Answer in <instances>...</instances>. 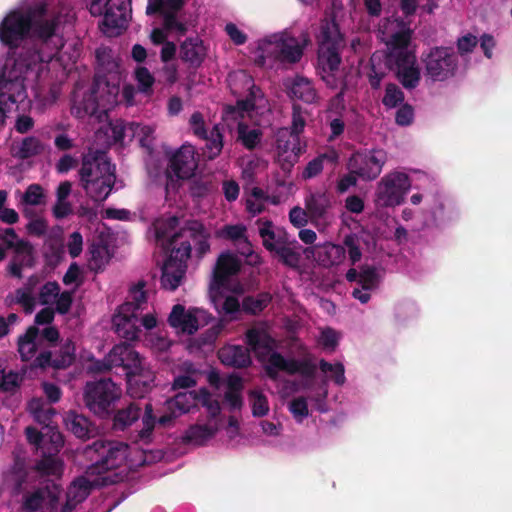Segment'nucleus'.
<instances>
[{
  "mask_svg": "<svg viewBox=\"0 0 512 512\" xmlns=\"http://www.w3.org/2000/svg\"><path fill=\"white\" fill-rule=\"evenodd\" d=\"M27 36L35 38L40 45V51L32 52L27 50L17 55L7 57L5 63L9 59L27 57L28 63L41 67L40 78L45 71L46 64L52 60V57L59 46L65 48L58 57L52 62L53 68L62 66L63 74L67 75L71 72L76 60L79 57V49L75 44L65 47L62 38L55 32V25L50 23L44 7L40 6L35 9H27L20 7L10 11L0 22V41L10 47L18 46Z\"/></svg>",
  "mask_w": 512,
  "mask_h": 512,
  "instance_id": "obj_1",
  "label": "nucleus"
},
{
  "mask_svg": "<svg viewBox=\"0 0 512 512\" xmlns=\"http://www.w3.org/2000/svg\"><path fill=\"white\" fill-rule=\"evenodd\" d=\"M178 220L169 216L160 218L153 224L156 241L164 248L171 249L162 266L161 284L167 290L177 289L183 282L191 247L199 255L209 250V233L198 221H190L176 231Z\"/></svg>",
  "mask_w": 512,
  "mask_h": 512,
  "instance_id": "obj_2",
  "label": "nucleus"
},
{
  "mask_svg": "<svg viewBox=\"0 0 512 512\" xmlns=\"http://www.w3.org/2000/svg\"><path fill=\"white\" fill-rule=\"evenodd\" d=\"M85 456L94 463L89 468H96L97 476H110L113 481L123 480L128 472L144 464L162 458V452L139 450L118 441H96L84 450Z\"/></svg>",
  "mask_w": 512,
  "mask_h": 512,
  "instance_id": "obj_3",
  "label": "nucleus"
},
{
  "mask_svg": "<svg viewBox=\"0 0 512 512\" xmlns=\"http://www.w3.org/2000/svg\"><path fill=\"white\" fill-rule=\"evenodd\" d=\"M246 343L262 363L266 375L274 381H277L282 374L299 373L304 377L314 375L315 365L311 359L285 358L275 351V340L269 335L264 324H258L247 331Z\"/></svg>",
  "mask_w": 512,
  "mask_h": 512,
  "instance_id": "obj_4",
  "label": "nucleus"
},
{
  "mask_svg": "<svg viewBox=\"0 0 512 512\" xmlns=\"http://www.w3.org/2000/svg\"><path fill=\"white\" fill-rule=\"evenodd\" d=\"M29 410L35 420L42 425L41 431L33 427L26 428L28 442L37 450H41L43 459L37 464V471L47 476H59L63 472V463L53 454L63 446V437L56 427L50 424L55 410L46 406L41 399H33Z\"/></svg>",
  "mask_w": 512,
  "mask_h": 512,
  "instance_id": "obj_5",
  "label": "nucleus"
},
{
  "mask_svg": "<svg viewBox=\"0 0 512 512\" xmlns=\"http://www.w3.org/2000/svg\"><path fill=\"white\" fill-rule=\"evenodd\" d=\"M380 33L389 50L388 64L395 69L404 87L414 88L420 80V72L410 46L412 31L409 25L398 19H388L380 26Z\"/></svg>",
  "mask_w": 512,
  "mask_h": 512,
  "instance_id": "obj_6",
  "label": "nucleus"
},
{
  "mask_svg": "<svg viewBox=\"0 0 512 512\" xmlns=\"http://www.w3.org/2000/svg\"><path fill=\"white\" fill-rule=\"evenodd\" d=\"M121 75L118 71L108 75H98L94 84L78 86L73 94L71 112L78 118H95L103 121L109 110L114 108L119 100Z\"/></svg>",
  "mask_w": 512,
  "mask_h": 512,
  "instance_id": "obj_7",
  "label": "nucleus"
},
{
  "mask_svg": "<svg viewBox=\"0 0 512 512\" xmlns=\"http://www.w3.org/2000/svg\"><path fill=\"white\" fill-rule=\"evenodd\" d=\"M27 57L9 59L0 70V124L6 113L27 105V88L40 79L41 67L28 63Z\"/></svg>",
  "mask_w": 512,
  "mask_h": 512,
  "instance_id": "obj_8",
  "label": "nucleus"
},
{
  "mask_svg": "<svg viewBox=\"0 0 512 512\" xmlns=\"http://www.w3.org/2000/svg\"><path fill=\"white\" fill-rule=\"evenodd\" d=\"M241 260L233 253L223 252L217 260L209 285V296L219 313L233 315L240 310L238 296L245 291L235 275L240 271Z\"/></svg>",
  "mask_w": 512,
  "mask_h": 512,
  "instance_id": "obj_9",
  "label": "nucleus"
},
{
  "mask_svg": "<svg viewBox=\"0 0 512 512\" xmlns=\"http://www.w3.org/2000/svg\"><path fill=\"white\" fill-rule=\"evenodd\" d=\"M343 39L334 20H327L321 26L317 68L321 79L331 88L347 85L348 71L341 63L339 51Z\"/></svg>",
  "mask_w": 512,
  "mask_h": 512,
  "instance_id": "obj_10",
  "label": "nucleus"
},
{
  "mask_svg": "<svg viewBox=\"0 0 512 512\" xmlns=\"http://www.w3.org/2000/svg\"><path fill=\"white\" fill-rule=\"evenodd\" d=\"M307 44L308 38L305 34L296 38L287 30L280 31L257 41L256 57L261 64L267 60L295 63L301 59Z\"/></svg>",
  "mask_w": 512,
  "mask_h": 512,
  "instance_id": "obj_11",
  "label": "nucleus"
},
{
  "mask_svg": "<svg viewBox=\"0 0 512 512\" xmlns=\"http://www.w3.org/2000/svg\"><path fill=\"white\" fill-rule=\"evenodd\" d=\"M82 187L94 201L105 200L115 181L114 167L104 153L84 157L80 171Z\"/></svg>",
  "mask_w": 512,
  "mask_h": 512,
  "instance_id": "obj_12",
  "label": "nucleus"
},
{
  "mask_svg": "<svg viewBox=\"0 0 512 512\" xmlns=\"http://www.w3.org/2000/svg\"><path fill=\"white\" fill-rule=\"evenodd\" d=\"M15 297L27 313H32L36 305L39 304L43 306L54 305L58 313L65 314L72 304V293L70 291L61 292L59 284L54 281L42 285L36 298L33 296L30 287L18 289Z\"/></svg>",
  "mask_w": 512,
  "mask_h": 512,
  "instance_id": "obj_13",
  "label": "nucleus"
},
{
  "mask_svg": "<svg viewBox=\"0 0 512 512\" xmlns=\"http://www.w3.org/2000/svg\"><path fill=\"white\" fill-rule=\"evenodd\" d=\"M141 325L151 330L157 326L158 319L155 313H147L140 317V313L136 312V307L133 303H124L121 305L113 317V325L116 333L129 341H135L140 338Z\"/></svg>",
  "mask_w": 512,
  "mask_h": 512,
  "instance_id": "obj_14",
  "label": "nucleus"
},
{
  "mask_svg": "<svg viewBox=\"0 0 512 512\" xmlns=\"http://www.w3.org/2000/svg\"><path fill=\"white\" fill-rule=\"evenodd\" d=\"M266 112L256 111L248 109L245 102L241 101L235 107H227L223 114V121L225 124L232 129L234 125L238 129V139L242 144L251 149L255 147L260 141V131L257 128H248L246 120H251L254 123L259 124L261 117Z\"/></svg>",
  "mask_w": 512,
  "mask_h": 512,
  "instance_id": "obj_15",
  "label": "nucleus"
},
{
  "mask_svg": "<svg viewBox=\"0 0 512 512\" xmlns=\"http://www.w3.org/2000/svg\"><path fill=\"white\" fill-rule=\"evenodd\" d=\"M424 75L433 82L453 78L458 70V56L449 47H434L421 58Z\"/></svg>",
  "mask_w": 512,
  "mask_h": 512,
  "instance_id": "obj_16",
  "label": "nucleus"
},
{
  "mask_svg": "<svg viewBox=\"0 0 512 512\" xmlns=\"http://www.w3.org/2000/svg\"><path fill=\"white\" fill-rule=\"evenodd\" d=\"M411 188L409 176L401 171L386 174L377 184L375 203L378 207L401 205Z\"/></svg>",
  "mask_w": 512,
  "mask_h": 512,
  "instance_id": "obj_17",
  "label": "nucleus"
},
{
  "mask_svg": "<svg viewBox=\"0 0 512 512\" xmlns=\"http://www.w3.org/2000/svg\"><path fill=\"white\" fill-rule=\"evenodd\" d=\"M121 388L110 379L90 382L84 391V401L90 411L99 416H106L111 406L120 399Z\"/></svg>",
  "mask_w": 512,
  "mask_h": 512,
  "instance_id": "obj_18",
  "label": "nucleus"
},
{
  "mask_svg": "<svg viewBox=\"0 0 512 512\" xmlns=\"http://www.w3.org/2000/svg\"><path fill=\"white\" fill-rule=\"evenodd\" d=\"M196 403H201L207 408L211 416H217L220 413V404L205 389H201L197 394L193 392L178 393L174 398L166 402L168 415L159 418V423L166 425L172 418L188 412Z\"/></svg>",
  "mask_w": 512,
  "mask_h": 512,
  "instance_id": "obj_19",
  "label": "nucleus"
},
{
  "mask_svg": "<svg viewBox=\"0 0 512 512\" xmlns=\"http://www.w3.org/2000/svg\"><path fill=\"white\" fill-rule=\"evenodd\" d=\"M113 481L110 476H97L96 468H87L84 475L75 479L63 497L60 493L61 512H71L79 503L84 501L95 486L108 484Z\"/></svg>",
  "mask_w": 512,
  "mask_h": 512,
  "instance_id": "obj_20",
  "label": "nucleus"
},
{
  "mask_svg": "<svg viewBox=\"0 0 512 512\" xmlns=\"http://www.w3.org/2000/svg\"><path fill=\"white\" fill-rule=\"evenodd\" d=\"M146 364L139 353L127 344L115 345L103 361L89 360L87 369L91 372H103L113 367H123L127 372L140 369Z\"/></svg>",
  "mask_w": 512,
  "mask_h": 512,
  "instance_id": "obj_21",
  "label": "nucleus"
},
{
  "mask_svg": "<svg viewBox=\"0 0 512 512\" xmlns=\"http://www.w3.org/2000/svg\"><path fill=\"white\" fill-rule=\"evenodd\" d=\"M210 315L207 311L197 307H185L182 304L173 306L168 323L178 335H192L199 328L207 325Z\"/></svg>",
  "mask_w": 512,
  "mask_h": 512,
  "instance_id": "obj_22",
  "label": "nucleus"
},
{
  "mask_svg": "<svg viewBox=\"0 0 512 512\" xmlns=\"http://www.w3.org/2000/svg\"><path fill=\"white\" fill-rule=\"evenodd\" d=\"M228 84L233 94L241 97L247 94V98L240 99L245 102L248 109L263 112H269L267 100L263 97L261 91L255 87L253 79L244 71L232 72L228 76Z\"/></svg>",
  "mask_w": 512,
  "mask_h": 512,
  "instance_id": "obj_23",
  "label": "nucleus"
},
{
  "mask_svg": "<svg viewBox=\"0 0 512 512\" xmlns=\"http://www.w3.org/2000/svg\"><path fill=\"white\" fill-rule=\"evenodd\" d=\"M90 12L103 15V25L108 33H118L128 23V6L125 0H92Z\"/></svg>",
  "mask_w": 512,
  "mask_h": 512,
  "instance_id": "obj_24",
  "label": "nucleus"
},
{
  "mask_svg": "<svg viewBox=\"0 0 512 512\" xmlns=\"http://www.w3.org/2000/svg\"><path fill=\"white\" fill-rule=\"evenodd\" d=\"M387 160L386 152L381 149L358 152L349 161V170L364 180H373L381 173Z\"/></svg>",
  "mask_w": 512,
  "mask_h": 512,
  "instance_id": "obj_25",
  "label": "nucleus"
},
{
  "mask_svg": "<svg viewBox=\"0 0 512 512\" xmlns=\"http://www.w3.org/2000/svg\"><path fill=\"white\" fill-rule=\"evenodd\" d=\"M23 507L32 512H61L60 487L52 484L29 493Z\"/></svg>",
  "mask_w": 512,
  "mask_h": 512,
  "instance_id": "obj_26",
  "label": "nucleus"
},
{
  "mask_svg": "<svg viewBox=\"0 0 512 512\" xmlns=\"http://www.w3.org/2000/svg\"><path fill=\"white\" fill-rule=\"evenodd\" d=\"M327 397L326 388H321V392L316 394H310L308 396L299 395L293 397L288 402V411L292 415L296 423H303L312 412V408L317 409L320 412L326 411L325 399Z\"/></svg>",
  "mask_w": 512,
  "mask_h": 512,
  "instance_id": "obj_27",
  "label": "nucleus"
},
{
  "mask_svg": "<svg viewBox=\"0 0 512 512\" xmlns=\"http://www.w3.org/2000/svg\"><path fill=\"white\" fill-rule=\"evenodd\" d=\"M302 151L303 146L299 136L291 133L287 128H282L277 132V160L283 169H289L298 160Z\"/></svg>",
  "mask_w": 512,
  "mask_h": 512,
  "instance_id": "obj_28",
  "label": "nucleus"
},
{
  "mask_svg": "<svg viewBox=\"0 0 512 512\" xmlns=\"http://www.w3.org/2000/svg\"><path fill=\"white\" fill-rule=\"evenodd\" d=\"M207 380L212 387L219 390L224 387L225 402L231 409H238L242 406L243 400L241 391L243 388L242 378L236 374H231L224 380L216 371H210Z\"/></svg>",
  "mask_w": 512,
  "mask_h": 512,
  "instance_id": "obj_29",
  "label": "nucleus"
},
{
  "mask_svg": "<svg viewBox=\"0 0 512 512\" xmlns=\"http://www.w3.org/2000/svg\"><path fill=\"white\" fill-rule=\"evenodd\" d=\"M189 124L196 136L204 138L207 141L204 154L209 159H214L217 157L223 148L222 135L218 126H215L208 136L205 130L203 116L199 112H195L191 115Z\"/></svg>",
  "mask_w": 512,
  "mask_h": 512,
  "instance_id": "obj_30",
  "label": "nucleus"
},
{
  "mask_svg": "<svg viewBox=\"0 0 512 512\" xmlns=\"http://www.w3.org/2000/svg\"><path fill=\"white\" fill-rule=\"evenodd\" d=\"M182 5V0H148L146 12L147 14L160 13L165 21L166 29H176L177 33L183 34L186 28L176 18V13Z\"/></svg>",
  "mask_w": 512,
  "mask_h": 512,
  "instance_id": "obj_31",
  "label": "nucleus"
},
{
  "mask_svg": "<svg viewBox=\"0 0 512 512\" xmlns=\"http://www.w3.org/2000/svg\"><path fill=\"white\" fill-rule=\"evenodd\" d=\"M195 148L183 145L171 158L170 170L177 179H188L194 175L198 163Z\"/></svg>",
  "mask_w": 512,
  "mask_h": 512,
  "instance_id": "obj_32",
  "label": "nucleus"
},
{
  "mask_svg": "<svg viewBox=\"0 0 512 512\" xmlns=\"http://www.w3.org/2000/svg\"><path fill=\"white\" fill-rule=\"evenodd\" d=\"M126 377L127 391L134 398L144 397L154 386L155 374L147 364L127 372Z\"/></svg>",
  "mask_w": 512,
  "mask_h": 512,
  "instance_id": "obj_33",
  "label": "nucleus"
},
{
  "mask_svg": "<svg viewBox=\"0 0 512 512\" xmlns=\"http://www.w3.org/2000/svg\"><path fill=\"white\" fill-rule=\"evenodd\" d=\"M220 425V420L216 416H211L206 423L190 426L183 435V441L192 446H203L216 435Z\"/></svg>",
  "mask_w": 512,
  "mask_h": 512,
  "instance_id": "obj_34",
  "label": "nucleus"
},
{
  "mask_svg": "<svg viewBox=\"0 0 512 512\" xmlns=\"http://www.w3.org/2000/svg\"><path fill=\"white\" fill-rule=\"evenodd\" d=\"M13 257L8 264V272L17 278L22 277L23 269L31 268L35 262V251L33 245L27 241H19L17 246H14Z\"/></svg>",
  "mask_w": 512,
  "mask_h": 512,
  "instance_id": "obj_35",
  "label": "nucleus"
},
{
  "mask_svg": "<svg viewBox=\"0 0 512 512\" xmlns=\"http://www.w3.org/2000/svg\"><path fill=\"white\" fill-rule=\"evenodd\" d=\"M259 236L263 246L270 252H276L282 245L287 244V233L271 221L259 219L257 221Z\"/></svg>",
  "mask_w": 512,
  "mask_h": 512,
  "instance_id": "obj_36",
  "label": "nucleus"
},
{
  "mask_svg": "<svg viewBox=\"0 0 512 512\" xmlns=\"http://www.w3.org/2000/svg\"><path fill=\"white\" fill-rule=\"evenodd\" d=\"M285 87L290 97L301 100L307 104L317 103L318 94L307 78L296 76L285 81Z\"/></svg>",
  "mask_w": 512,
  "mask_h": 512,
  "instance_id": "obj_37",
  "label": "nucleus"
},
{
  "mask_svg": "<svg viewBox=\"0 0 512 512\" xmlns=\"http://www.w3.org/2000/svg\"><path fill=\"white\" fill-rule=\"evenodd\" d=\"M330 207L331 196L327 192L317 191L305 198V208L313 222L319 219H326Z\"/></svg>",
  "mask_w": 512,
  "mask_h": 512,
  "instance_id": "obj_38",
  "label": "nucleus"
},
{
  "mask_svg": "<svg viewBox=\"0 0 512 512\" xmlns=\"http://www.w3.org/2000/svg\"><path fill=\"white\" fill-rule=\"evenodd\" d=\"M18 205L22 207V212L25 217H31V206H39L45 203L46 194L44 189L38 184H31L27 187L25 192H16Z\"/></svg>",
  "mask_w": 512,
  "mask_h": 512,
  "instance_id": "obj_39",
  "label": "nucleus"
},
{
  "mask_svg": "<svg viewBox=\"0 0 512 512\" xmlns=\"http://www.w3.org/2000/svg\"><path fill=\"white\" fill-rule=\"evenodd\" d=\"M218 355L224 365L246 367L251 364L249 351L239 345H227L219 351Z\"/></svg>",
  "mask_w": 512,
  "mask_h": 512,
  "instance_id": "obj_40",
  "label": "nucleus"
},
{
  "mask_svg": "<svg viewBox=\"0 0 512 512\" xmlns=\"http://www.w3.org/2000/svg\"><path fill=\"white\" fill-rule=\"evenodd\" d=\"M41 337L36 326H31L26 333L18 339V351L23 360L28 361L35 357L40 349Z\"/></svg>",
  "mask_w": 512,
  "mask_h": 512,
  "instance_id": "obj_41",
  "label": "nucleus"
},
{
  "mask_svg": "<svg viewBox=\"0 0 512 512\" xmlns=\"http://www.w3.org/2000/svg\"><path fill=\"white\" fill-rule=\"evenodd\" d=\"M181 58L191 65H200L206 56V47L198 37L186 39L180 47Z\"/></svg>",
  "mask_w": 512,
  "mask_h": 512,
  "instance_id": "obj_42",
  "label": "nucleus"
},
{
  "mask_svg": "<svg viewBox=\"0 0 512 512\" xmlns=\"http://www.w3.org/2000/svg\"><path fill=\"white\" fill-rule=\"evenodd\" d=\"M378 282V275L374 268L363 267L360 271L359 285L361 288L353 290V296L361 303H366L370 299V291L374 289Z\"/></svg>",
  "mask_w": 512,
  "mask_h": 512,
  "instance_id": "obj_43",
  "label": "nucleus"
},
{
  "mask_svg": "<svg viewBox=\"0 0 512 512\" xmlns=\"http://www.w3.org/2000/svg\"><path fill=\"white\" fill-rule=\"evenodd\" d=\"M63 350L64 351L61 357L55 358L52 361L49 352H41L35 359V365L38 367L52 365L56 368H64L69 366L74 360V346L71 343H67Z\"/></svg>",
  "mask_w": 512,
  "mask_h": 512,
  "instance_id": "obj_44",
  "label": "nucleus"
},
{
  "mask_svg": "<svg viewBox=\"0 0 512 512\" xmlns=\"http://www.w3.org/2000/svg\"><path fill=\"white\" fill-rule=\"evenodd\" d=\"M301 252L310 253L311 249H302L296 241L290 242L287 240V244L282 245L276 252L275 255L285 265L297 268L300 264Z\"/></svg>",
  "mask_w": 512,
  "mask_h": 512,
  "instance_id": "obj_45",
  "label": "nucleus"
},
{
  "mask_svg": "<svg viewBox=\"0 0 512 512\" xmlns=\"http://www.w3.org/2000/svg\"><path fill=\"white\" fill-rule=\"evenodd\" d=\"M29 475L25 463L22 460H15L14 464L4 472V481L7 486L18 491L22 483L26 482Z\"/></svg>",
  "mask_w": 512,
  "mask_h": 512,
  "instance_id": "obj_46",
  "label": "nucleus"
},
{
  "mask_svg": "<svg viewBox=\"0 0 512 512\" xmlns=\"http://www.w3.org/2000/svg\"><path fill=\"white\" fill-rule=\"evenodd\" d=\"M131 123H123L120 120L109 122L105 126L104 134L106 135V143L125 142L132 139V133L128 130Z\"/></svg>",
  "mask_w": 512,
  "mask_h": 512,
  "instance_id": "obj_47",
  "label": "nucleus"
},
{
  "mask_svg": "<svg viewBox=\"0 0 512 512\" xmlns=\"http://www.w3.org/2000/svg\"><path fill=\"white\" fill-rule=\"evenodd\" d=\"M64 422L66 428L78 438H86L91 432V424L89 420L74 412H68L64 418Z\"/></svg>",
  "mask_w": 512,
  "mask_h": 512,
  "instance_id": "obj_48",
  "label": "nucleus"
},
{
  "mask_svg": "<svg viewBox=\"0 0 512 512\" xmlns=\"http://www.w3.org/2000/svg\"><path fill=\"white\" fill-rule=\"evenodd\" d=\"M318 261L325 265H337L345 259V248L336 244H326L318 249Z\"/></svg>",
  "mask_w": 512,
  "mask_h": 512,
  "instance_id": "obj_49",
  "label": "nucleus"
},
{
  "mask_svg": "<svg viewBox=\"0 0 512 512\" xmlns=\"http://www.w3.org/2000/svg\"><path fill=\"white\" fill-rule=\"evenodd\" d=\"M89 254L88 266L96 272L104 269L111 258L108 247L103 244H92Z\"/></svg>",
  "mask_w": 512,
  "mask_h": 512,
  "instance_id": "obj_50",
  "label": "nucleus"
},
{
  "mask_svg": "<svg viewBox=\"0 0 512 512\" xmlns=\"http://www.w3.org/2000/svg\"><path fill=\"white\" fill-rule=\"evenodd\" d=\"M249 403L253 416L264 417L269 413V402L262 391L256 389L251 390L249 393Z\"/></svg>",
  "mask_w": 512,
  "mask_h": 512,
  "instance_id": "obj_51",
  "label": "nucleus"
},
{
  "mask_svg": "<svg viewBox=\"0 0 512 512\" xmlns=\"http://www.w3.org/2000/svg\"><path fill=\"white\" fill-rule=\"evenodd\" d=\"M42 149V144L35 137H27L21 143L13 147L14 153L21 158L36 155L40 153Z\"/></svg>",
  "mask_w": 512,
  "mask_h": 512,
  "instance_id": "obj_52",
  "label": "nucleus"
},
{
  "mask_svg": "<svg viewBox=\"0 0 512 512\" xmlns=\"http://www.w3.org/2000/svg\"><path fill=\"white\" fill-rule=\"evenodd\" d=\"M269 198L259 188H253L251 193L246 198V208L248 212L253 215L261 213L265 207Z\"/></svg>",
  "mask_w": 512,
  "mask_h": 512,
  "instance_id": "obj_53",
  "label": "nucleus"
},
{
  "mask_svg": "<svg viewBox=\"0 0 512 512\" xmlns=\"http://www.w3.org/2000/svg\"><path fill=\"white\" fill-rule=\"evenodd\" d=\"M134 77L139 91L147 95H151L153 92L155 78L149 69L144 66H138L134 71Z\"/></svg>",
  "mask_w": 512,
  "mask_h": 512,
  "instance_id": "obj_54",
  "label": "nucleus"
},
{
  "mask_svg": "<svg viewBox=\"0 0 512 512\" xmlns=\"http://www.w3.org/2000/svg\"><path fill=\"white\" fill-rule=\"evenodd\" d=\"M128 130L132 133V139L137 138L141 146L150 149L155 131L152 126L131 123Z\"/></svg>",
  "mask_w": 512,
  "mask_h": 512,
  "instance_id": "obj_55",
  "label": "nucleus"
},
{
  "mask_svg": "<svg viewBox=\"0 0 512 512\" xmlns=\"http://www.w3.org/2000/svg\"><path fill=\"white\" fill-rule=\"evenodd\" d=\"M337 158L335 152H331L330 154H323L316 159L310 161L306 168L303 171V177L308 179L318 175L324 168L325 162L333 163Z\"/></svg>",
  "mask_w": 512,
  "mask_h": 512,
  "instance_id": "obj_56",
  "label": "nucleus"
},
{
  "mask_svg": "<svg viewBox=\"0 0 512 512\" xmlns=\"http://www.w3.org/2000/svg\"><path fill=\"white\" fill-rule=\"evenodd\" d=\"M139 414V408L136 405H130L126 409L119 410L114 417V426L124 429L137 420Z\"/></svg>",
  "mask_w": 512,
  "mask_h": 512,
  "instance_id": "obj_57",
  "label": "nucleus"
},
{
  "mask_svg": "<svg viewBox=\"0 0 512 512\" xmlns=\"http://www.w3.org/2000/svg\"><path fill=\"white\" fill-rule=\"evenodd\" d=\"M340 334L331 328H322L317 338V344L326 351H334L339 343Z\"/></svg>",
  "mask_w": 512,
  "mask_h": 512,
  "instance_id": "obj_58",
  "label": "nucleus"
},
{
  "mask_svg": "<svg viewBox=\"0 0 512 512\" xmlns=\"http://www.w3.org/2000/svg\"><path fill=\"white\" fill-rule=\"evenodd\" d=\"M320 369L323 373L329 374V377L338 385L345 382L344 366L341 363L331 364L324 360L320 362Z\"/></svg>",
  "mask_w": 512,
  "mask_h": 512,
  "instance_id": "obj_59",
  "label": "nucleus"
},
{
  "mask_svg": "<svg viewBox=\"0 0 512 512\" xmlns=\"http://www.w3.org/2000/svg\"><path fill=\"white\" fill-rule=\"evenodd\" d=\"M144 343L147 347L157 353L167 351L172 344L168 338L155 333H147L145 335Z\"/></svg>",
  "mask_w": 512,
  "mask_h": 512,
  "instance_id": "obj_60",
  "label": "nucleus"
},
{
  "mask_svg": "<svg viewBox=\"0 0 512 512\" xmlns=\"http://www.w3.org/2000/svg\"><path fill=\"white\" fill-rule=\"evenodd\" d=\"M271 297L266 294H260L257 297H247L243 301L244 310L251 313H258L262 311L270 302Z\"/></svg>",
  "mask_w": 512,
  "mask_h": 512,
  "instance_id": "obj_61",
  "label": "nucleus"
},
{
  "mask_svg": "<svg viewBox=\"0 0 512 512\" xmlns=\"http://www.w3.org/2000/svg\"><path fill=\"white\" fill-rule=\"evenodd\" d=\"M224 31L229 37V39L235 44V45H243L248 40V35L245 32L243 26L238 25L233 22L226 23L224 27Z\"/></svg>",
  "mask_w": 512,
  "mask_h": 512,
  "instance_id": "obj_62",
  "label": "nucleus"
},
{
  "mask_svg": "<svg viewBox=\"0 0 512 512\" xmlns=\"http://www.w3.org/2000/svg\"><path fill=\"white\" fill-rule=\"evenodd\" d=\"M143 429L139 433V438L143 443H147L150 440V436L155 424V417L153 415V409L150 404L145 407V414L142 418Z\"/></svg>",
  "mask_w": 512,
  "mask_h": 512,
  "instance_id": "obj_63",
  "label": "nucleus"
},
{
  "mask_svg": "<svg viewBox=\"0 0 512 512\" xmlns=\"http://www.w3.org/2000/svg\"><path fill=\"white\" fill-rule=\"evenodd\" d=\"M184 370L186 371L185 375H180L175 377L173 382V388H189L196 384V379L194 377V369L191 363L185 362Z\"/></svg>",
  "mask_w": 512,
  "mask_h": 512,
  "instance_id": "obj_64",
  "label": "nucleus"
}]
</instances>
